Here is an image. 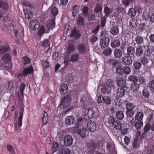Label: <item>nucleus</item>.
<instances>
[{"mask_svg": "<svg viewBox=\"0 0 154 154\" xmlns=\"http://www.w3.org/2000/svg\"><path fill=\"white\" fill-rule=\"evenodd\" d=\"M55 21L52 20L47 23L46 26H41L38 32V35L40 38L44 34L48 33L50 29H52L55 27Z\"/></svg>", "mask_w": 154, "mask_h": 154, "instance_id": "1", "label": "nucleus"}, {"mask_svg": "<svg viewBox=\"0 0 154 154\" xmlns=\"http://www.w3.org/2000/svg\"><path fill=\"white\" fill-rule=\"evenodd\" d=\"M126 106L127 110L125 114L127 118H132L134 114V110L136 106L132 103L129 102L126 103Z\"/></svg>", "mask_w": 154, "mask_h": 154, "instance_id": "2", "label": "nucleus"}, {"mask_svg": "<svg viewBox=\"0 0 154 154\" xmlns=\"http://www.w3.org/2000/svg\"><path fill=\"white\" fill-rule=\"evenodd\" d=\"M71 101L70 96L69 95H66L63 99L60 105V107L64 109L67 108L70 104Z\"/></svg>", "mask_w": 154, "mask_h": 154, "instance_id": "3", "label": "nucleus"}, {"mask_svg": "<svg viewBox=\"0 0 154 154\" xmlns=\"http://www.w3.org/2000/svg\"><path fill=\"white\" fill-rule=\"evenodd\" d=\"M22 107H23V108H21V110L20 111L19 115L20 116L18 119L17 121V123L16 122L14 124V126L15 128L18 130L20 128L22 125V119L23 118V114L24 112V106L23 105H21Z\"/></svg>", "mask_w": 154, "mask_h": 154, "instance_id": "4", "label": "nucleus"}, {"mask_svg": "<svg viewBox=\"0 0 154 154\" xmlns=\"http://www.w3.org/2000/svg\"><path fill=\"white\" fill-rule=\"evenodd\" d=\"M81 36V34L80 31L77 30L75 27L74 28V29L71 30V33L69 35L70 37H74L75 39V40L79 38Z\"/></svg>", "mask_w": 154, "mask_h": 154, "instance_id": "5", "label": "nucleus"}, {"mask_svg": "<svg viewBox=\"0 0 154 154\" xmlns=\"http://www.w3.org/2000/svg\"><path fill=\"white\" fill-rule=\"evenodd\" d=\"M88 129L91 131L94 132L97 129V127L96 122L90 120L87 123Z\"/></svg>", "mask_w": 154, "mask_h": 154, "instance_id": "6", "label": "nucleus"}, {"mask_svg": "<svg viewBox=\"0 0 154 154\" xmlns=\"http://www.w3.org/2000/svg\"><path fill=\"white\" fill-rule=\"evenodd\" d=\"M64 144L65 146H69L72 144L73 138L70 135H67L65 136L63 139Z\"/></svg>", "mask_w": 154, "mask_h": 154, "instance_id": "7", "label": "nucleus"}, {"mask_svg": "<svg viewBox=\"0 0 154 154\" xmlns=\"http://www.w3.org/2000/svg\"><path fill=\"white\" fill-rule=\"evenodd\" d=\"M97 146H100V142L97 143L93 141H91L87 144L86 146L90 150H94L97 149Z\"/></svg>", "mask_w": 154, "mask_h": 154, "instance_id": "8", "label": "nucleus"}, {"mask_svg": "<svg viewBox=\"0 0 154 154\" xmlns=\"http://www.w3.org/2000/svg\"><path fill=\"white\" fill-rule=\"evenodd\" d=\"M106 149L111 154H116L114 144L112 142H109L106 146Z\"/></svg>", "mask_w": 154, "mask_h": 154, "instance_id": "9", "label": "nucleus"}, {"mask_svg": "<svg viewBox=\"0 0 154 154\" xmlns=\"http://www.w3.org/2000/svg\"><path fill=\"white\" fill-rule=\"evenodd\" d=\"M128 88H119L116 91L117 97L119 98L123 97L127 92Z\"/></svg>", "mask_w": 154, "mask_h": 154, "instance_id": "10", "label": "nucleus"}, {"mask_svg": "<svg viewBox=\"0 0 154 154\" xmlns=\"http://www.w3.org/2000/svg\"><path fill=\"white\" fill-rule=\"evenodd\" d=\"M122 63L125 65H129L131 64L133 60L131 56L126 55L124 56L122 59Z\"/></svg>", "mask_w": 154, "mask_h": 154, "instance_id": "11", "label": "nucleus"}, {"mask_svg": "<svg viewBox=\"0 0 154 154\" xmlns=\"http://www.w3.org/2000/svg\"><path fill=\"white\" fill-rule=\"evenodd\" d=\"M77 50L79 54L82 55L86 54L87 48L84 44L80 43L77 47Z\"/></svg>", "mask_w": 154, "mask_h": 154, "instance_id": "12", "label": "nucleus"}, {"mask_svg": "<svg viewBox=\"0 0 154 154\" xmlns=\"http://www.w3.org/2000/svg\"><path fill=\"white\" fill-rule=\"evenodd\" d=\"M33 66H30L28 68L24 69L22 73H19L18 76L23 75L25 76L27 75L30 74L33 72Z\"/></svg>", "mask_w": 154, "mask_h": 154, "instance_id": "13", "label": "nucleus"}, {"mask_svg": "<svg viewBox=\"0 0 154 154\" xmlns=\"http://www.w3.org/2000/svg\"><path fill=\"white\" fill-rule=\"evenodd\" d=\"M30 27L34 30H38L40 26V24L37 20H32L29 23Z\"/></svg>", "mask_w": 154, "mask_h": 154, "instance_id": "14", "label": "nucleus"}, {"mask_svg": "<svg viewBox=\"0 0 154 154\" xmlns=\"http://www.w3.org/2000/svg\"><path fill=\"white\" fill-rule=\"evenodd\" d=\"M109 38H103L100 41V45L102 48H106L109 45Z\"/></svg>", "mask_w": 154, "mask_h": 154, "instance_id": "15", "label": "nucleus"}, {"mask_svg": "<svg viewBox=\"0 0 154 154\" xmlns=\"http://www.w3.org/2000/svg\"><path fill=\"white\" fill-rule=\"evenodd\" d=\"M98 88L101 90V92L103 94H109L110 92L111 88L108 85H104L99 86Z\"/></svg>", "mask_w": 154, "mask_h": 154, "instance_id": "16", "label": "nucleus"}, {"mask_svg": "<svg viewBox=\"0 0 154 154\" xmlns=\"http://www.w3.org/2000/svg\"><path fill=\"white\" fill-rule=\"evenodd\" d=\"M10 48L7 44L0 46V54H3L5 52L10 50Z\"/></svg>", "mask_w": 154, "mask_h": 154, "instance_id": "17", "label": "nucleus"}, {"mask_svg": "<svg viewBox=\"0 0 154 154\" xmlns=\"http://www.w3.org/2000/svg\"><path fill=\"white\" fill-rule=\"evenodd\" d=\"M80 103L82 106V110L85 109L87 108L88 103L87 101V97L86 95L84 96L81 99Z\"/></svg>", "mask_w": 154, "mask_h": 154, "instance_id": "18", "label": "nucleus"}, {"mask_svg": "<svg viewBox=\"0 0 154 154\" xmlns=\"http://www.w3.org/2000/svg\"><path fill=\"white\" fill-rule=\"evenodd\" d=\"M117 85L120 88H127L126 87V81L123 78L119 79L116 81Z\"/></svg>", "mask_w": 154, "mask_h": 154, "instance_id": "19", "label": "nucleus"}, {"mask_svg": "<svg viewBox=\"0 0 154 154\" xmlns=\"http://www.w3.org/2000/svg\"><path fill=\"white\" fill-rule=\"evenodd\" d=\"M75 122V119L72 116H68L65 119V124L67 125H70L73 124Z\"/></svg>", "mask_w": 154, "mask_h": 154, "instance_id": "20", "label": "nucleus"}, {"mask_svg": "<svg viewBox=\"0 0 154 154\" xmlns=\"http://www.w3.org/2000/svg\"><path fill=\"white\" fill-rule=\"evenodd\" d=\"M113 54L114 57L117 58H121L123 55L122 51L118 48H116L113 51Z\"/></svg>", "mask_w": 154, "mask_h": 154, "instance_id": "21", "label": "nucleus"}, {"mask_svg": "<svg viewBox=\"0 0 154 154\" xmlns=\"http://www.w3.org/2000/svg\"><path fill=\"white\" fill-rule=\"evenodd\" d=\"M60 93L61 95H63L66 94L68 90L67 85L63 84L60 87Z\"/></svg>", "mask_w": 154, "mask_h": 154, "instance_id": "22", "label": "nucleus"}, {"mask_svg": "<svg viewBox=\"0 0 154 154\" xmlns=\"http://www.w3.org/2000/svg\"><path fill=\"white\" fill-rule=\"evenodd\" d=\"M11 56L9 54L5 53L2 57V60L5 63H9L11 60Z\"/></svg>", "mask_w": 154, "mask_h": 154, "instance_id": "23", "label": "nucleus"}, {"mask_svg": "<svg viewBox=\"0 0 154 154\" xmlns=\"http://www.w3.org/2000/svg\"><path fill=\"white\" fill-rule=\"evenodd\" d=\"M108 63L112 66V68L117 67L119 63V61L114 58H111L108 60Z\"/></svg>", "mask_w": 154, "mask_h": 154, "instance_id": "24", "label": "nucleus"}, {"mask_svg": "<svg viewBox=\"0 0 154 154\" xmlns=\"http://www.w3.org/2000/svg\"><path fill=\"white\" fill-rule=\"evenodd\" d=\"M143 51L141 46H139L136 48L135 52V56L137 57H140L143 53Z\"/></svg>", "mask_w": 154, "mask_h": 154, "instance_id": "25", "label": "nucleus"}, {"mask_svg": "<svg viewBox=\"0 0 154 154\" xmlns=\"http://www.w3.org/2000/svg\"><path fill=\"white\" fill-rule=\"evenodd\" d=\"M110 33L113 35H117L119 32V29L117 25L113 26L110 30Z\"/></svg>", "mask_w": 154, "mask_h": 154, "instance_id": "26", "label": "nucleus"}, {"mask_svg": "<svg viewBox=\"0 0 154 154\" xmlns=\"http://www.w3.org/2000/svg\"><path fill=\"white\" fill-rule=\"evenodd\" d=\"M88 131L85 128L80 129L78 131V133L82 137L85 138L86 136L87 133Z\"/></svg>", "mask_w": 154, "mask_h": 154, "instance_id": "27", "label": "nucleus"}, {"mask_svg": "<svg viewBox=\"0 0 154 154\" xmlns=\"http://www.w3.org/2000/svg\"><path fill=\"white\" fill-rule=\"evenodd\" d=\"M95 115V112L93 109L90 108L88 109L87 114H86V116H87V117L88 119H86V120H88L93 118Z\"/></svg>", "mask_w": 154, "mask_h": 154, "instance_id": "28", "label": "nucleus"}, {"mask_svg": "<svg viewBox=\"0 0 154 154\" xmlns=\"http://www.w3.org/2000/svg\"><path fill=\"white\" fill-rule=\"evenodd\" d=\"M135 48L133 47L129 46L127 49V55L134 56L135 53Z\"/></svg>", "mask_w": 154, "mask_h": 154, "instance_id": "29", "label": "nucleus"}, {"mask_svg": "<svg viewBox=\"0 0 154 154\" xmlns=\"http://www.w3.org/2000/svg\"><path fill=\"white\" fill-rule=\"evenodd\" d=\"M147 87L149 88V90L151 92H154V79H150L147 85Z\"/></svg>", "mask_w": 154, "mask_h": 154, "instance_id": "30", "label": "nucleus"}, {"mask_svg": "<svg viewBox=\"0 0 154 154\" xmlns=\"http://www.w3.org/2000/svg\"><path fill=\"white\" fill-rule=\"evenodd\" d=\"M0 8L5 10H8L9 6L6 2L0 1Z\"/></svg>", "mask_w": 154, "mask_h": 154, "instance_id": "31", "label": "nucleus"}, {"mask_svg": "<svg viewBox=\"0 0 154 154\" xmlns=\"http://www.w3.org/2000/svg\"><path fill=\"white\" fill-rule=\"evenodd\" d=\"M111 46L112 48H115L119 47L120 45V42L118 39L114 40L111 42Z\"/></svg>", "mask_w": 154, "mask_h": 154, "instance_id": "32", "label": "nucleus"}, {"mask_svg": "<svg viewBox=\"0 0 154 154\" xmlns=\"http://www.w3.org/2000/svg\"><path fill=\"white\" fill-rule=\"evenodd\" d=\"M67 54L68 55H69L71 54L72 52H73L75 50L74 45L71 43L69 44L67 46Z\"/></svg>", "mask_w": 154, "mask_h": 154, "instance_id": "33", "label": "nucleus"}, {"mask_svg": "<svg viewBox=\"0 0 154 154\" xmlns=\"http://www.w3.org/2000/svg\"><path fill=\"white\" fill-rule=\"evenodd\" d=\"M125 72L124 69L120 66H118L116 68V73L119 75H122Z\"/></svg>", "mask_w": 154, "mask_h": 154, "instance_id": "34", "label": "nucleus"}, {"mask_svg": "<svg viewBox=\"0 0 154 154\" xmlns=\"http://www.w3.org/2000/svg\"><path fill=\"white\" fill-rule=\"evenodd\" d=\"M131 88L132 91L135 92H137L139 88V84L136 83H133L131 85Z\"/></svg>", "mask_w": 154, "mask_h": 154, "instance_id": "35", "label": "nucleus"}, {"mask_svg": "<svg viewBox=\"0 0 154 154\" xmlns=\"http://www.w3.org/2000/svg\"><path fill=\"white\" fill-rule=\"evenodd\" d=\"M135 41L138 45H142L143 42V38L139 35H137L135 38Z\"/></svg>", "mask_w": 154, "mask_h": 154, "instance_id": "36", "label": "nucleus"}, {"mask_svg": "<svg viewBox=\"0 0 154 154\" xmlns=\"http://www.w3.org/2000/svg\"><path fill=\"white\" fill-rule=\"evenodd\" d=\"M77 24L79 26H84L85 25V20L81 16H79L76 20Z\"/></svg>", "mask_w": 154, "mask_h": 154, "instance_id": "37", "label": "nucleus"}, {"mask_svg": "<svg viewBox=\"0 0 154 154\" xmlns=\"http://www.w3.org/2000/svg\"><path fill=\"white\" fill-rule=\"evenodd\" d=\"M103 103L107 105H110L111 103V100L108 96L103 97Z\"/></svg>", "mask_w": 154, "mask_h": 154, "instance_id": "38", "label": "nucleus"}, {"mask_svg": "<svg viewBox=\"0 0 154 154\" xmlns=\"http://www.w3.org/2000/svg\"><path fill=\"white\" fill-rule=\"evenodd\" d=\"M112 49L110 48H105L103 52V54L106 56H110L112 53Z\"/></svg>", "mask_w": 154, "mask_h": 154, "instance_id": "39", "label": "nucleus"}, {"mask_svg": "<svg viewBox=\"0 0 154 154\" xmlns=\"http://www.w3.org/2000/svg\"><path fill=\"white\" fill-rule=\"evenodd\" d=\"M142 65L141 62L138 61H134L133 64V67L136 70L140 69L141 68Z\"/></svg>", "mask_w": 154, "mask_h": 154, "instance_id": "40", "label": "nucleus"}, {"mask_svg": "<svg viewBox=\"0 0 154 154\" xmlns=\"http://www.w3.org/2000/svg\"><path fill=\"white\" fill-rule=\"evenodd\" d=\"M79 58V55L75 53L72 54L71 56L70 61L72 62H75L78 61Z\"/></svg>", "mask_w": 154, "mask_h": 154, "instance_id": "41", "label": "nucleus"}, {"mask_svg": "<svg viewBox=\"0 0 154 154\" xmlns=\"http://www.w3.org/2000/svg\"><path fill=\"white\" fill-rule=\"evenodd\" d=\"M143 116V114L140 112H137L136 114L135 119L138 121H141Z\"/></svg>", "mask_w": 154, "mask_h": 154, "instance_id": "42", "label": "nucleus"}, {"mask_svg": "<svg viewBox=\"0 0 154 154\" xmlns=\"http://www.w3.org/2000/svg\"><path fill=\"white\" fill-rule=\"evenodd\" d=\"M24 13L26 18L29 19L32 17V12L29 10L26 9L24 11Z\"/></svg>", "mask_w": 154, "mask_h": 154, "instance_id": "43", "label": "nucleus"}, {"mask_svg": "<svg viewBox=\"0 0 154 154\" xmlns=\"http://www.w3.org/2000/svg\"><path fill=\"white\" fill-rule=\"evenodd\" d=\"M116 116L119 120H122L124 119V115L122 111H118L116 113Z\"/></svg>", "mask_w": 154, "mask_h": 154, "instance_id": "44", "label": "nucleus"}, {"mask_svg": "<svg viewBox=\"0 0 154 154\" xmlns=\"http://www.w3.org/2000/svg\"><path fill=\"white\" fill-rule=\"evenodd\" d=\"M48 119V113L44 111V113L43 114V116L42 118V120L44 125H45L47 123Z\"/></svg>", "mask_w": 154, "mask_h": 154, "instance_id": "45", "label": "nucleus"}, {"mask_svg": "<svg viewBox=\"0 0 154 154\" xmlns=\"http://www.w3.org/2000/svg\"><path fill=\"white\" fill-rule=\"evenodd\" d=\"M102 10V5L100 4H97L96 7L94 9V12L96 13L101 12Z\"/></svg>", "mask_w": 154, "mask_h": 154, "instance_id": "46", "label": "nucleus"}, {"mask_svg": "<svg viewBox=\"0 0 154 154\" xmlns=\"http://www.w3.org/2000/svg\"><path fill=\"white\" fill-rule=\"evenodd\" d=\"M113 125L114 128L117 130L121 129L122 127V123L119 120L116 121Z\"/></svg>", "mask_w": 154, "mask_h": 154, "instance_id": "47", "label": "nucleus"}, {"mask_svg": "<svg viewBox=\"0 0 154 154\" xmlns=\"http://www.w3.org/2000/svg\"><path fill=\"white\" fill-rule=\"evenodd\" d=\"M59 154H70V150L68 148H63L59 150Z\"/></svg>", "mask_w": 154, "mask_h": 154, "instance_id": "48", "label": "nucleus"}, {"mask_svg": "<svg viewBox=\"0 0 154 154\" xmlns=\"http://www.w3.org/2000/svg\"><path fill=\"white\" fill-rule=\"evenodd\" d=\"M140 61L141 64L144 66L147 65L149 62L148 59L146 56H145L141 57Z\"/></svg>", "mask_w": 154, "mask_h": 154, "instance_id": "49", "label": "nucleus"}, {"mask_svg": "<svg viewBox=\"0 0 154 154\" xmlns=\"http://www.w3.org/2000/svg\"><path fill=\"white\" fill-rule=\"evenodd\" d=\"M22 62L24 65L28 64L31 61V60L27 56L22 57L21 58Z\"/></svg>", "mask_w": 154, "mask_h": 154, "instance_id": "50", "label": "nucleus"}, {"mask_svg": "<svg viewBox=\"0 0 154 154\" xmlns=\"http://www.w3.org/2000/svg\"><path fill=\"white\" fill-rule=\"evenodd\" d=\"M136 14V12L135 9L133 8H130L128 13V14L131 17L134 16Z\"/></svg>", "mask_w": 154, "mask_h": 154, "instance_id": "51", "label": "nucleus"}, {"mask_svg": "<svg viewBox=\"0 0 154 154\" xmlns=\"http://www.w3.org/2000/svg\"><path fill=\"white\" fill-rule=\"evenodd\" d=\"M128 80L133 83H136L138 82V78L135 75H130L128 77Z\"/></svg>", "mask_w": 154, "mask_h": 154, "instance_id": "52", "label": "nucleus"}, {"mask_svg": "<svg viewBox=\"0 0 154 154\" xmlns=\"http://www.w3.org/2000/svg\"><path fill=\"white\" fill-rule=\"evenodd\" d=\"M143 96L146 98L148 99L150 96V93L148 90L144 89L142 92Z\"/></svg>", "mask_w": 154, "mask_h": 154, "instance_id": "53", "label": "nucleus"}, {"mask_svg": "<svg viewBox=\"0 0 154 154\" xmlns=\"http://www.w3.org/2000/svg\"><path fill=\"white\" fill-rule=\"evenodd\" d=\"M149 14L146 11L144 12L142 15V19L147 22L149 19Z\"/></svg>", "mask_w": 154, "mask_h": 154, "instance_id": "54", "label": "nucleus"}, {"mask_svg": "<svg viewBox=\"0 0 154 154\" xmlns=\"http://www.w3.org/2000/svg\"><path fill=\"white\" fill-rule=\"evenodd\" d=\"M104 11L105 14V16L108 17L112 11L111 9L109 8L107 6H106L104 8Z\"/></svg>", "mask_w": 154, "mask_h": 154, "instance_id": "55", "label": "nucleus"}, {"mask_svg": "<svg viewBox=\"0 0 154 154\" xmlns=\"http://www.w3.org/2000/svg\"><path fill=\"white\" fill-rule=\"evenodd\" d=\"M134 125L137 129H140L143 126V122L142 121L135 122Z\"/></svg>", "mask_w": 154, "mask_h": 154, "instance_id": "56", "label": "nucleus"}, {"mask_svg": "<svg viewBox=\"0 0 154 154\" xmlns=\"http://www.w3.org/2000/svg\"><path fill=\"white\" fill-rule=\"evenodd\" d=\"M138 29L140 32H143L146 30V25L144 23H140L138 26Z\"/></svg>", "mask_w": 154, "mask_h": 154, "instance_id": "57", "label": "nucleus"}, {"mask_svg": "<svg viewBox=\"0 0 154 154\" xmlns=\"http://www.w3.org/2000/svg\"><path fill=\"white\" fill-rule=\"evenodd\" d=\"M58 9L55 7H52L51 9V13L54 16H56L58 14Z\"/></svg>", "mask_w": 154, "mask_h": 154, "instance_id": "58", "label": "nucleus"}, {"mask_svg": "<svg viewBox=\"0 0 154 154\" xmlns=\"http://www.w3.org/2000/svg\"><path fill=\"white\" fill-rule=\"evenodd\" d=\"M136 22L134 18H132L129 21V25L132 28H134L137 26L136 24Z\"/></svg>", "mask_w": 154, "mask_h": 154, "instance_id": "59", "label": "nucleus"}, {"mask_svg": "<svg viewBox=\"0 0 154 154\" xmlns=\"http://www.w3.org/2000/svg\"><path fill=\"white\" fill-rule=\"evenodd\" d=\"M106 17L104 16L101 19L100 26L103 27L105 25L106 22Z\"/></svg>", "mask_w": 154, "mask_h": 154, "instance_id": "60", "label": "nucleus"}, {"mask_svg": "<svg viewBox=\"0 0 154 154\" xmlns=\"http://www.w3.org/2000/svg\"><path fill=\"white\" fill-rule=\"evenodd\" d=\"M66 79L68 82H72L74 80V78L72 74L68 73L66 75Z\"/></svg>", "mask_w": 154, "mask_h": 154, "instance_id": "61", "label": "nucleus"}, {"mask_svg": "<svg viewBox=\"0 0 154 154\" xmlns=\"http://www.w3.org/2000/svg\"><path fill=\"white\" fill-rule=\"evenodd\" d=\"M147 52L152 54L154 52V47L153 45H148L147 46Z\"/></svg>", "mask_w": 154, "mask_h": 154, "instance_id": "62", "label": "nucleus"}, {"mask_svg": "<svg viewBox=\"0 0 154 154\" xmlns=\"http://www.w3.org/2000/svg\"><path fill=\"white\" fill-rule=\"evenodd\" d=\"M41 45L43 47H45L46 46H49V42L48 39H45L42 42H41Z\"/></svg>", "mask_w": 154, "mask_h": 154, "instance_id": "63", "label": "nucleus"}, {"mask_svg": "<svg viewBox=\"0 0 154 154\" xmlns=\"http://www.w3.org/2000/svg\"><path fill=\"white\" fill-rule=\"evenodd\" d=\"M124 9L121 7H118V8L115 10V14L116 15H119L120 13L123 12Z\"/></svg>", "mask_w": 154, "mask_h": 154, "instance_id": "64", "label": "nucleus"}]
</instances>
